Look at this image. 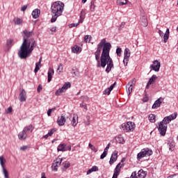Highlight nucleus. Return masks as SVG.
I'll list each match as a JSON object with an SVG mask.
<instances>
[{
	"instance_id": "obj_61",
	"label": "nucleus",
	"mask_w": 178,
	"mask_h": 178,
	"mask_svg": "<svg viewBox=\"0 0 178 178\" xmlns=\"http://www.w3.org/2000/svg\"><path fill=\"white\" fill-rule=\"evenodd\" d=\"M79 24H80V23H79V22L76 23V24H71V26H72L71 27H77V26H79Z\"/></svg>"
},
{
	"instance_id": "obj_1",
	"label": "nucleus",
	"mask_w": 178,
	"mask_h": 178,
	"mask_svg": "<svg viewBox=\"0 0 178 178\" xmlns=\"http://www.w3.org/2000/svg\"><path fill=\"white\" fill-rule=\"evenodd\" d=\"M22 34L24 35V41L18 51V56L20 59H26L37 47V42L33 38H30L33 36V31L24 30Z\"/></svg>"
},
{
	"instance_id": "obj_40",
	"label": "nucleus",
	"mask_w": 178,
	"mask_h": 178,
	"mask_svg": "<svg viewBox=\"0 0 178 178\" xmlns=\"http://www.w3.org/2000/svg\"><path fill=\"white\" fill-rule=\"evenodd\" d=\"M95 10V3L94 1L90 2V12H94Z\"/></svg>"
},
{
	"instance_id": "obj_7",
	"label": "nucleus",
	"mask_w": 178,
	"mask_h": 178,
	"mask_svg": "<svg viewBox=\"0 0 178 178\" xmlns=\"http://www.w3.org/2000/svg\"><path fill=\"white\" fill-rule=\"evenodd\" d=\"M121 129H122L125 133H129V131H133L134 129H136V124L133 122H128L122 124Z\"/></svg>"
},
{
	"instance_id": "obj_23",
	"label": "nucleus",
	"mask_w": 178,
	"mask_h": 178,
	"mask_svg": "<svg viewBox=\"0 0 178 178\" xmlns=\"http://www.w3.org/2000/svg\"><path fill=\"white\" fill-rule=\"evenodd\" d=\"M140 22L143 27H147V26H148V19H147V16L145 15L142 16L140 18Z\"/></svg>"
},
{
	"instance_id": "obj_16",
	"label": "nucleus",
	"mask_w": 178,
	"mask_h": 178,
	"mask_svg": "<svg viewBox=\"0 0 178 178\" xmlns=\"http://www.w3.org/2000/svg\"><path fill=\"white\" fill-rule=\"evenodd\" d=\"M57 123L58 126H64L65 123H66V117H65V115H61L60 117H58Z\"/></svg>"
},
{
	"instance_id": "obj_26",
	"label": "nucleus",
	"mask_w": 178,
	"mask_h": 178,
	"mask_svg": "<svg viewBox=\"0 0 178 178\" xmlns=\"http://www.w3.org/2000/svg\"><path fill=\"white\" fill-rule=\"evenodd\" d=\"M169 34H170L169 28H168L163 35L164 42H168V40H169Z\"/></svg>"
},
{
	"instance_id": "obj_64",
	"label": "nucleus",
	"mask_w": 178,
	"mask_h": 178,
	"mask_svg": "<svg viewBox=\"0 0 178 178\" xmlns=\"http://www.w3.org/2000/svg\"><path fill=\"white\" fill-rule=\"evenodd\" d=\"M90 120L85 122V124H86V126H90Z\"/></svg>"
},
{
	"instance_id": "obj_15",
	"label": "nucleus",
	"mask_w": 178,
	"mask_h": 178,
	"mask_svg": "<svg viewBox=\"0 0 178 178\" xmlns=\"http://www.w3.org/2000/svg\"><path fill=\"white\" fill-rule=\"evenodd\" d=\"M27 98V95L26 93V90L23 89L22 92L19 93V101L20 102H26V99Z\"/></svg>"
},
{
	"instance_id": "obj_52",
	"label": "nucleus",
	"mask_w": 178,
	"mask_h": 178,
	"mask_svg": "<svg viewBox=\"0 0 178 178\" xmlns=\"http://www.w3.org/2000/svg\"><path fill=\"white\" fill-rule=\"evenodd\" d=\"M27 148H29V146H27V145L22 146L20 147V151H26V149H27Z\"/></svg>"
},
{
	"instance_id": "obj_20",
	"label": "nucleus",
	"mask_w": 178,
	"mask_h": 178,
	"mask_svg": "<svg viewBox=\"0 0 178 178\" xmlns=\"http://www.w3.org/2000/svg\"><path fill=\"white\" fill-rule=\"evenodd\" d=\"M18 138L19 140H26V138H27V133L26 132V131H24V129L19 133Z\"/></svg>"
},
{
	"instance_id": "obj_53",
	"label": "nucleus",
	"mask_w": 178,
	"mask_h": 178,
	"mask_svg": "<svg viewBox=\"0 0 178 178\" xmlns=\"http://www.w3.org/2000/svg\"><path fill=\"white\" fill-rule=\"evenodd\" d=\"M107 155V153L103 152V154L100 156V159H104Z\"/></svg>"
},
{
	"instance_id": "obj_3",
	"label": "nucleus",
	"mask_w": 178,
	"mask_h": 178,
	"mask_svg": "<svg viewBox=\"0 0 178 178\" xmlns=\"http://www.w3.org/2000/svg\"><path fill=\"white\" fill-rule=\"evenodd\" d=\"M170 123V120L168 117H165L163 120L159 122L158 130L161 136H165L166 134V130H168V124Z\"/></svg>"
},
{
	"instance_id": "obj_11",
	"label": "nucleus",
	"mask_w": 178,
	"mask_h": 178,
	"mask_svg": "<svg viewBox=\"0 0 178 178\" xmlns=\"http://www.w3.org/2000/svg\"><path fill=\"white\" fill-rule=\"evenodd\" d=\"M130 49L129 48H126L124 51V65H127L129 63V58H130Z\"/></svg>"
},
{
	"instance_id": "obj_30",
	"label": "nucleus",
	"mask_w": 178,
	"mask_h": 178,
	"mask_svg": "<svg viewBox=\"0 0 178 178\" xmlns=\"http://www.w3.org/2000/svg\"><path fill=\"white\" fill-rule=\"evenodd\" d=\"M167 118L169 119L170 122H172V120H175V119L177 118V113H172L169 116H167Z\"/></svg>"
},
{
	"instance_id": "obj_8",
	"label": "nucleus",
	"mask_w": 178,
	"mask_h": 178,
	"mask_svg": "<svg viewBox=\"0 0 178 178\" xmlns=\"http://www.w3.org/2000/svg\"><path fill=\"white\" fill-rule=\"evenodd\" d=\"M71 87L72 84L70 83V82H66L65 83H64L61 88H59L56 91L55 95H60L62 92H65L66 90H68V88H70Z\"/></svg>"
},
{
	"instance_id": "obj_4",
	"label": "nucleus",
	"mask_w": 178,
	"mask_h": 178,
	"mask_svg": "<svg viewBox=\"0 0 178 178\" xmlns=\"http://www.w3.org/2000/svg\"><path fill=\"white\" fill-rule=\"evenodd\" d=\"M106 45V39L104 38L101 40V42L97 44V48L96 51L95 52V60L98 63L97 67H99V58L101 56V51H102V48Z\"/></svg>"
},
{
	"instance_id": "obj_39",
	"label": "nucleus",
	"mask_w": 178,
	"mask_h": 178,
	"mask_svg": "<svg viewBox=\"0 0 178 178\" xmlns=\"http://www.w3.org/2000/svg\"><path fill=\"white\" fill-rule=\"evenodd\" d=\"M63 165L65 169H68V168H70V163L69 161H65L63 163Z\"/></svg>"
},
{
	"instance_id": "obj_57",
	"label": "nucleus",
	"mask_w": 178,
	"mask_h": 178,
	"mask_svg": "<svg viewBox=\"0 0 178 178\" xmlns=\"http://www.w3.org/2000/svg\"><path fill=\"white\" fill-rule=\"evenodd\" d=\"M83 102H88L89 101V98H88V97H87V96H84V97H83Z\"/></svg>"
},
{
	"instance_id": "obj_31",
	"label": "nucleus",
	"mask_w": 178,
	"mask_h": 178,
	"mask_svg": "<svg viewBox=\"0 0 178 178\" xmlns=\"http://www.w3.org/2000/svg\"><path fill=\"white\" fill-rule=\"evenodd\" d=\"M72 51L74 54H79V52L81 51L80 47H79L77 45L74 46V47L72 48Z\"/></svg>"
},
{
	"instance_id": "obj_14",
	"label": "nucleus",
	"mask_w": 178,
	"mask_h": 178,
	"mask_svg": "<svg viewBox=\"0 0 178 178\" xmlns=\"http://www.w3.org/2000/svg\"><path fill=\"white\" fill-rule=\"evenodd\" d=\"M163 101V99L162 97H160L157 100H156L154 104L152 105V109H156L157 108H159Z\"/></svg>"
},
{
	"instance_id": "obj_6",
	"label": "nucleus",
	"mask_w": 178,
	"mask_h": 178,
	"mask_svg": "<svg viewBox=\"0 0 178 178\" xmlns=\"http://www.w3.org/2000/svg\"><path fill=\"white\" fill-rule=\"evenodd\" d=\"M152 155V150L148 147L142 149V150L137 154V159L140 161V159H143L145 156H151Z\"/></svg>"
},
{
	"instance_id": "obj_36",
	"label": "nucleus",
	"mask_w": 178,
	"mask_h": 178,
	"mask_svg": "<svg viewBox=\"0 0 178 178\" xmlns=\"http://www.w3.org/2000/svg\"><path fill=\"white\" fill-rule=\"evenodd\" d=\"M42 65L40 64V63H35V68L34 70L35 73L38 72V70H40V68L41 67Z\"/></svg>"
},
{
	"instance_id": "obj_37",
	"label": "nucleus",
	"mask_w": 178,
	"mask_h": 178,
	"mask_svg": "<svg viewBox=\"0 0 178 178\" xmlns=\"http://www.w3.org/2000/svg\"><path fill=\"white\" fill-rule=\"evenodd\" d=\"M3 169V175H4V178H9V172H8V170L6 168H2Z\"/></svg>"
},
{
	"instance_id": "obj_58",
	"label": "nucleus",
	"mask_w": 178,
	"mask_h": 178,
	"mask_svg": "<svg viewBox=\"0 0 178 178\" xmlns=\"http://www.w3.org/2000/svg\"><path fill=\"white\" fill-rule=\"evenodd\" d=\"M26 9H27V5L22 6L21 10L22 12H25Z\"/></svg>"
},
{
	"instance_id": "obj_55",
	"label": "nucleus",
	"mask_w": 178,
	"mask_h": 178,
	"mask_svg": "<svg viewBox=\"0 0 178 178\" xmlns=\"http://www.w3.org/2000/svg\"><path fill=\"white\" fill-rule=\"evenodd\" d=\"M115 86H116V82H114L113 84H112L108 88L111 91L115 88Z\"/></svg>"
},
{
	"instance_id": "obj_45",
	"label": "nucleus",
	"mask_w": 178,
	"mask_h": 178,
	"mask_svg": "<svg viewBox=\"0 0 178 178\" xmlns=\"http://www.w3.org/2000/svg\"><path fill=\"white\" fill-rule=\"evenodd\" d=\"M62 70H63V65L60 64L58 67L57 68V72H58V73L62 72Z\"/></svg>"
},
{
	"instance_id": "obj_9",
	"label": "nucleus",
	"mask_w": 178,
	"mask_h": 178,
	"mask_svg": "<svg viewBox=\"0 0 178 178\" xmlns=\"http://www.w3.org/2000/svg\"><path fill=\"white\" fill-rule=\"evenodd\" d=\"M62 161H63V159L57 158L56 159L51 165L52 170H55L56 172L58 170V168L60 166V164L62 163Z\"/></svg>"
},
{
	"instance_id": "obj_47",
	"label": "nucleus",
	"mask_w": 178,
	"mask_h": 178,
	"mask_svg": "<svg viewBox=\"0 0 178 178\" xmlns=\"http://www.w3.org/2000/svg\"><path fill=\"white\" fill-rule=\"evenodd\" d=\"M55 131H56V129H51L49 132H48V136H49L50 137L52 136V134H54L55 133Z\"/></svg>"
},
{
	"instance_id": "obj_49",
	"label": "nucleus",
	"mask_w": 178,
	"mask_h": 178,
	"mask_svg": "<svg viewBox=\"0 0 178 178\" xmlns=\"http://www.w3.org/2000/svg\"><path fill=\"white\" fill-rule=\"evenodd\" d=\"M133 91V86H128V95H130L131 94V92Z\"/></svg>"
},
{
	"instance_id": "obj_25",
	"label": "nucleus",
	"mask_w": 178,
	"mask_h": 178,
	"mask_svg": "<svg viewBox=\"0 0 178 178\" xmlns=\"http://www.w3.org/2000/svg\"><path fill=\"white\" fill-rule=\"evenodd\" d=\"M6 163V159L3 157V156H0V165L2 169H5Z\"/></svg>"
},
{
	"instance_id": "obj_38",
	"label": "nucleus",
	"mask_w": 178,
	"mask_h": 178,
	"mask_svg": "<svg viewBox=\"0 0 178 178\" xmlns=\"http://www.w3.org/2000/svg\"><path fill=\"white\" fill-rule=\"evenodd\" d=\"M136 79H134L128 83L127 86L133 87L134 86H136Z\"/></svg>"
},
{
	"instance_id": "obj_42",
	"label": "nucleus",
	"mask_w": 178,
	"mask_h": 178,
	"mask_svg": "<svg viewBox=\"0 0 178 178\" xmlns=\"http://www.w3.org/2000/svg\"><path fill=\"white\" fill-rule=\"evenodd\" d=\"M84 41L85 42H90V41H91V35H86L84 37Z\"/></svg>"
},
{
	"instance_id": "obj_27",
	"label": "nucleus",
	"mask_w": 178,
	"mask_h": 178,
	"mask_svg": "<svg viewBox=\"0 0 178 178\" xmlns=\"http://www.w3.org/2000/svg\"><path fill=\"white\" fill-rule=\"evenodd\" d=\"M6 45H7L8 50L10 49V48H12V46L13 45V40L8 39L6 42Z\"/></svg>"
},
{
	"instance_id": "obj_54",
	"label": "nucleus",
	"mask_w": 178,
	"mask_h": 178,
	"mask_svg": "<svg viewBox=\"0 0 178 178\" xmlns=\"http://www.w3.org/2000/svg\"><path fill=\"white\" fill-rule=\"evenodd\" d=\"M13 108L12 107H8L7 110L6 111V113H12Z\"/></svg>"
},
{
	"instance_id": "obj_2",
	"label": "nucleus",
	"mask_w": 178,
	"mask_h": 178,
	"mask_svg": "<svg viewBox=\"0 0 178 178\" xmlns=\"http://www.w3.org/2000/svg\"><path fill=\"white\" fill-rule=\"evenodd\" d=\"M111 48H112V44L109 42H106L102 49V53L100 57V65L102 67H107L106 68V73H109L112 69H113V60L109 56V52L111 51Z\"/></svg>"
},
{
	"instance_id": "obj_51",
	"label": "nucleus",
	"mask_w": 178,
	"mask_h": 178,
	"mask_svg": "<svg viewBox=\"0 0 178 178\" xmlns=\"http://www.w3.org/2000/svg\"><path fill=\"white\" fill-rule=\"evenodd\" d=\"M72 74H74V77H79L80 74L78 70H76L72 72Z\"/></svg>"
},
{
	"instance_id": "obj_63",
	"label": "nucleus",
	"mask_w": 178,
	"mask_h": 178,
	"mask_svg": "<svg viewBox=\"0 0 178 178\" xmlns=\"http://www.w3.org/2000/svg\"><path fill=\"white\" fill-rule=\"evenodd\" d=\"M66 148H67V151H72V146L70 145L66 146Z\"/></svg>"
},
{
	"instance_id": "obj_24",
	"label": "nucleus",
	"mask_w": 178,
	"mask_h": 178,
	"mask_svg": "<svg viewBox=\"0 0 178 178\" xmlns=\"http://www.w3.org/2000/svg\"><path fill=\"white\" fill-rule=\"evenodd\" d=\"M84 19H86V10H82L80 13V19L79 23H83Z\"/></svg>"
},
{
	"instance_id": "obj_21",
	"label": "nucleus",
	"mask_w": 178,
	"mask_h": 178,
	"mask_svg": "<svg viewBox=\"0 0 178 178\" xmlns=\"http://www.w3.org/2000/svg\"><path fill=\"white\" fill-rule=\"evenodd\" d=\"M57 151L61 152H65V151H67V148L66 147V144L63 143L60 144L58 147H57Z\"/></svg>"
},
{
	"instance_id": "obj_19",
	"label": "nucleus",
	"mask_w": 178,
	"mask_h": 178,
	"mask_svg": "<svg viewBox=\"0 0 178 178\" xmlns=\"http://www.w3.org/2000/svg\"><path fill=\"white\" fill-rule=\"evenodd\" d=\"M54 73H55V71L54 70L53 68H49V71L47 72V74H48L47 81H48V83H51V81L52 80V76H54Z\"/></svg>"
},
{
	"instance_id": "obj_28",
	"label": "nucleus",
	"mask_w": 178,
	"mask_h": 178,
	"mask_svg": "<svg viewBox=\"0 0 178 178\" xmlns=\"http://www.w3.org/2000/svg\"><path fill=\"white\" fill-rule=\"evenodd\" d=\"M24 130L27 133L29 131L30 133H33V130H34V127L33 125L26 126L24 128Z\"/></svg>"
},
{
	"instance_id": "obj_62",
	"label": "nucleus",
	"mask_w": 178,
	"mask_h": 178,
	"mask_svg": "<svg viewBox=\"0 0 178 178\" xmlns=\"http://www.w3.org/2000/svg\"><path fill=\"white\" fill-rule=\"evenodd\" d=\"M92 170H91V168L90 169H89L88 171H87V173H86V175H91V173H92Z\"/></svg>"
},
{
	"instance_id": "obj_48",
	"label": "nucleus",
	"mask_w": 178,
	"mask_h": 178,
	"mask_svg": "<svg viewBox=\"0 0 178 178\" xmlns=\"http://www.w3.org/2000/svg\"><path fill=\"white\" fill-rule=\"evenodd\" d=\"M111 91L112 90H111L108 88L105 89V90H104L105 95H109L111 94Z\"/></svg>"
},
{
	"instance_id": "obj_22",
	"label": "nucleus",
	"mask_w": 178,
	"mask_h": 178,
	"mask_svg": "<svg viewBox=\"0 0 178 178\" xmlns=\"http://www.w3.org/2000/svg\"><path fill=\"white\" fill-rule=\"evenodd\" d=\"M40 13H41V11L40 9L36 8L32 12V17L33 19H38L40 17Z\"/></svg>"
},
{
	"instance_id": "obj_56",
	"label": "nucleus",
	"mask_w": 178,
	"mask_h": 178,
	"mask_svg": "<svg viewBox=\"0 0 178 178\" xmlns=\"http://www.w3.org/2000/svg\"><path fill=\"white\" fill-rule=\"evenodd\" d=\"M38 92H41L42 91V86L39 85L37 89Z\"/></svg>"
},
{
	"instance_id": "obj_18",
	"label": "nucleus",
	"mask_w": 178,
	"mask_h": 178,
	"mask_svg": "<svg viewBox=\"0 0 178 178\" xmlns=\"http://www.w3.org/2000/svg\"><path fill=\"white\" fill-rule=\"evenodd\" d=\"M78 123H79V116L77 115V114H74L72 120H71V124L72 126H73V127H76Z\"/></svg>"
},
{
	"instance_id": "obj_13",
	"label": "nucleus",
	"mask_w": 178,
	"mask_h": 178,
	"mask_svg": "<svg viewBox=\"0 0 178 178\" xmlns=\"http://www.w3.org/2000/svg\"><path fill=\"white\" fill-rule=\"evenodd\" d=\"M116 161H118V151L115 150L111 154V156L109 161L110 165H113V163H115Z\"/></svg>"
},
{
	"instance_id": "obj_60",
	"label": "nucleus",
	"mask_w": 178,
	"mask_h": 178,
	"mask_svg": "<svg viewBox=\"0 0 178 178\" xmlns=\"http://www.w3.org/2000/svg\"><path fill=\"white\" fill-rule=\"evenodd\" d=\"M159 34L160 37H163V32L161 30H159Z\"/></svg>"
},
{
	"instance_id": "obj_33",
	"label": "nucleus",
	"mask_w": 178,
	"mask_h": 178,
	"mask_svg": "<svg viewBox=\"0 0 178 178\" xmlns=\"http://www.w3.org/2000/svg\"><path fill=\"white\" fill-rule=\"evenodd\" d=\"M168 148H169L170 151L175 150V142H169L168 143Z\"/></svg>"
},
{
	"instance_id": "obj_32",
	"label": "nucleus",
	"mask_w": 178,
	"mask_h": 178,
	"mask_svg": "<svg viewBox=\"0 0 178 178\" xmlns=\"http://www.w3.org/2000/svg\"><path fill=\"white\" fill-rule=\"evenodd\" d=\"M15 24H17V26H20L23 23V20L20 18H15L13 20Z\"/></svg>"
},
{
	"instance_id": "obj_44",
	"label": "nucleus",
	"mask_w": 178,
	"mask_h": 178,
	"mask_svg": "<svg viewBox=\"0 0 178 178\" xmlns=\"http://www.w3.org/2000/svg\"><path fill=\"white\" fill-rule=\"evenodd\" d=\"M116 54L118 56H122V48L118 47L116 49Z\"/></svg>"
},
{
	"instance_id": "obj_17",
	"label": "nucleus",
	"mask_w": 178,
	"mask_h": 178,
	"mask_svg": "<svg viewBox=\"0 0 178 178\" xmlns=\"http://www.w3.org/2000/svg\"><path fill=\"white\" fill-rule=\"evenodd\" d=\"M158 79V76L154 74L149 79V81L147 82V84L146 86V89L148 90L149 88V86L151 84H153V83H155V81Z\"/></svg>"
},
{
	"instance_id": "obj_59",
	"label": "nucleus",
	"mask_w": 178,
	"mask_h": 178,
	"mask_svg": "<svg viewBox=\"0 0 178 178\" xmlns=\"http://www.w3.org/2000/svg\"><path fill=\"white\" fill-rule=\"evenodd\" d=\"M50 31H51V33H55L56 31V27H52L50 29Z\"/></svg>"
},
{
	"instance_id": "obj_12",
	"label": "nucleus",
	"mask_w": 178,
	"mask_h": 178,
	"mask_svg": "<svg viewBox=\"0 0 178 178\" xmlns=\"http://www.w3.org/2000/svg\"><path fill=\"white\" fill-rule=\"evenodd\" d=\"M150 67L152 70H154V72H159V69H161V63L158 61V60H155L153 61V65H150Z\"/></svg>"
},
{
	"instance_id": "obj_10",
	"label": "nucleus",
	"mask_w": 178,
	"mask_h": 178,
	"mask_svg": "<svg viewBox=\"0 0 178 178\" xmlns=\"http://www.w3.org/2000/svg\"><path fill=\"white\" fill-rule=\"evenodd\" d=\"M122 168H123V164L119 163L114 170V173L112 178H118V176L120 175V169H122Z\"/></svg>"
},
{
	"instance_id": "obj_43",
	"label": "nucleus",
	"mask_w": 178,
	"mask_h": 178,
	"mask_svg": "<svg viewBox=\"0 0 178 178\" xmlns=\"http://www.w3.org/2000/svg\"><path fill=\"white\" fill-rule=\"evenodd\" d=\"M81 108H84L86 111H88V108H87V104L84 103V102H82L81 104H80Z\"/></svg>"
},
{
	"instance_id": "obj_46",
	"label": "nucleus",
	"mask_w": 178,
	"mask_h": 178,
	"mask_svg": "<svg viewBox=\"0 0 178 178\" xmlns=\"http://www.w3.org/2000/svg\"><path fill=\"white\" fill-rule=\"evenodd\" d=\"M55 109H56V108H50L47 111V116H51V114L52 113V112H54V111H55Z\"/></svg>"
},
{
	"instance_id": "obj_50",
	"label": "nucleus",
	"mask_w": 178,
	"mask_h": 178,
	"mask_svg": "<svg viewBox=\"0 0 178 178\" xmlns=\"http://www.w3.org/2000/svg\"><path fill=\"white\" fill-rule=\"evenodd\" d=\"M90 169L92 172H98V167L97 165L92 166Z\"/></svg>"
},
{
	"instance_id": "obj_34",
	"label": "nucleus",
	"mask_w": 178,
	"mask_h": 178,
	"mask_svg": "<svg viewBox=\"0 0 178 178\" xmlns=\"http://www.w3.org/2000/svg\"><path fill=\"white\" fill-rule=\"evenodd\" d=\"M117 3L120 5V6H123V5L127 3V0H117Z\"/></svg>"
},
{
	"instance_id": "obj_35",
	"label": "nucleus",
	"mask_w": 178,
	"mask_h": 178,
	"mask_svg": "<svg viewBox=\"0 0 178 178\" xmlns=\"http://www.w3.org/2000/svg\"><path fill=\"white\" fill-rule=\"evenodd\" d=\"M155 118H156L155 115L150 114L149 115V122H151L152 123H155Z\"/></svg>"
},
{
	"instance_id": "obj_5",
	"label": "nucleus",
	"mask_w": 178,
	"mask_h": 178,
	"mask_svg": "<svg viewBox=\"0 0 178 178\" xmlns=\"http://www.w3.org/2000/svg\"><path fill=\"white\" fill-rule=\"evenodd\" d=\"M64 7L65 4L61 1H55L52 3L51 7V13H57L58 15H62V12H63Z\"/></svg>"
},
{
	"instance_id": "obj_29",
	"label": "nucleus",
	"mask_w": 178,
	"mask_h": 178,
	"mask_svg": "<svg viewBox=\"0 0 178 178\" xmlns=\"http://www.w3.org/2000/svg\"><path fill=\"white\" fill-rule=\"evenodd\" d=\"M53 16L52 18L51 19V23H55V22H56V19H58V17H59V16L61 15V14H57V13H53Z\"/></svg>"
},
{
	"instance_id": "obj_41",
	"label": "nucleus",
	"mask_w": 178,
	"mask_h": 178,
	"mask_svg": "<svg viewBox=\"0 0 178 178\" xmlns=\"http://www.w3.org/2000/svg\"><path fill=\"white\" fill-rule=\"evenodd\" d=\"M88 147L92 151H94V152H97L98 151V149H97V148H95V147H94L91 143H89Z\"/></svg>"
}]
</instances>
